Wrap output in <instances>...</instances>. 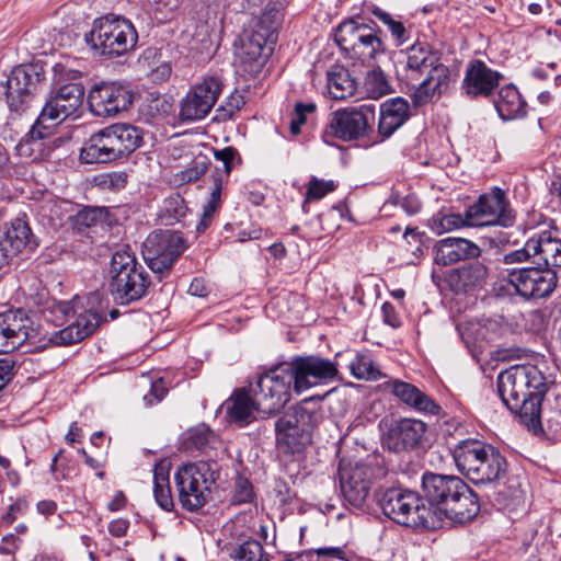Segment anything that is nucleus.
<instances>
[{
	"instance_id": "nucleus-35",
	"label": "nucleus",
	"mask_w": 561,
	"mask_h": 561,
	"mask_svg": "<svg viewBox=\"0 0 561 561\" xmlns=\"http://www.w3.org/2000/svg\"><path fill=\"white\" fill-rule=\"evenodd\" d=\"M327 87L333 99L344 100L354 95L357 83L346 68L335 65L327 72Z\"/></svg>"
},
{
	"instance_id": "nucleus-56",
	"label": "nucleus",
	"mask_w": 561,
	"mask_h": 561,
	"mask_svg": "<svg viewBox=\"0 0 561 561\" xmlns=\"http://www.w3.org/2000/svg\"><path fill=\"white\" fill-rule=\"evenodd\" d=\"M393 204L399 205L403 211H405L408 215H415L421 209V203L420 201L412 195H408L404 197H396L393 199Z\"/></svg>"
},
{
	"instance_id": "nucleus-58",
	"label": "nucleus",
	"mask_w": 561,
	"mask_h": 561,
	"mask_svg": "<svg viewBox=\"0 0 561 561\" xmlns=\"http://www.w3.org/2000/svg\"><path fill=\"white\" fill-rule=\"evenodd\" d=\"M207 170V164L204 161L195 162L194 165L183 171L182 179L187 182L197 181Z\"/></svg>"
},
{
	"instance_id": "nucleus-39",
	"label": "nucleus",
	"mask_w": 561,
	"mask_h": 561,
	"mask_svg": "<svg viewBox=\"0 0 561 561\" xmlns=\"http://www.w3.org/2000/svg\"><path fill=\"white\" fill-rule=\"evenodd\" d=\"M469 226L468 214L465 216L455 213L439 211L435 214L428 221V227L435 234H444L453 230Z\"/></svg>"
},
{
	"instance_id": "nucleus-21",
	"label": "nucleus",
	"mask_w": 561,
	"mask_h": 561,
	"mask_svg": "<svg viewBox=\"0 0 561 561\" xmlns=\"http://www.w3.org/2000/svg\"><path fill=\"white\" fill-rule=\"evenodd\" d=\"M222 90V82L217 76H207L195 84L181 102L180 117L182 121L203 119L214 107Z\"/></svg>"
},
{
	"instance_id": "nucleus-20",
	"label": "nucleus",
	"mask_w": 561,
	"mask_h": 561,
	"mask_svg": "<svg viewBox=\"0 0 561 561\" xmlns=\"http://www.w3.org/2000/svg\"><path fill=\"white\" fill-rule=\"evenodd\" d=\"M507 280L522 297L536 299L550 296L557 287L558 277L549 267H524L508 271Z\"/></svg>"
},
{
	"instance_id": "nucleus-50",
	"label": "nucleus",
	"mask_w": 561,
	"mask_h": 561,
	"mask_svg": "<svg viewBox=\"0 0 561 561\" xmlns=\"http://www.w3.org/2000/svg\"><path fill=\"white\" fill-rule=\"evenodd\" d=\"M253 499V489L251 482L243 478L238 477L234 484L231 501L233 504L249 503Z\"/></svg>"
},
{
	"instance_id": "nucleus-12",
	"label": "nucleus",
	"mask_w": 561,
	"mask_h": 561,
	"mask_svg": "<svg viewBox=\"0 0 561 561\" xmlns=\"http://www.w3.org/2000/svg\"><path fill=\"white\" fill-rule=\"evenodd\" d=\"M137 32L126 19L106 15L94 21L87 42L102 55L121 56L137 43Z\"/></svg>"
},
{
	"instance_id": "nucleus-49",
	"label": "nucleus",
	"mask_w": 561,
	"mask_h": 561,
	"mask_svg": "<svg viewBox=\"0 0 561 561\" xmlns=\"http://www.w3.org/2000/svg\"><path fill=\"white\" fill-rule=\"evenodd\" d=\"M106 209L101 207L85 208L78 213L76 217L77 225L93 227L103 222L106 216Z\"/></svg>"
},
{
	"instance_id": "nucleus-34",
	"label": "nucleus",
	"mask_w": 561,
	"mask_h": 561,
	"mask_svg": "<svg viewBox=\"0 0 561 561\" xmlns=\"http://www.w3.org/2000/svg\"><path fill=\"white\" fill-rule=\"evenodd\" d=\"M494 105L504 121L523 117L526 114V102L513 84H506L500 89Z\"/></svg>"
},
{
	"instance_id": "nucleus-55",
	"label": "nucleus",
	"mask_w": 561,
	"mask_h": 561,
	"mask_svg": "<svg viewBox=\"0 0 561 561\" xmlns=\"http://www.w3.org/2000/svg\"><path fill=\"white\" fill-rule=\"evenodd\" d=\"M15 375V363L10 358H0V391Z\"/></svg>"
},
{
	"instance_id": "nucleus-23",
	"label": "nucleus",
	"mask_w": 561,
	"mask_h": 561,
	"mask_svg": "<svg viewBox=\"0 0 561 561\" xmlns=\"http://www.w3.org/2000/svg\"><path fill=\"white\" fill-rule=\"evenodd\" d=\"M39 75L33 69L18 66L12 69L5 81V98L11 111H24L39 84Z\"/></svg>"
},
{
	"instance_id": "nucleus-62",
	"label": "nucleus",
	"mask_w": 561,
	"mask_h": 561,
	"mask_svg": "<svg viewBox=\"0 0 561 561\" xmlns=\"http://www.w3.org/2000/svg\"><path fill=\"white\" fill-rule=\"evenodd\" d=\"M214 214V211H208V209L204 208L202 218L196 226L197 232L202 233L209 227Z\"/></svg>"
},
{
	"instance_id": "nucleus-38",
	"label": "nucleus",
	"mask_w": 561,
	"mask_h": 561,
	"mask_svg": "<svg viewBox=\"0 0 561 561\" xmlns=\"http://www.w3.org/2000/svg\"><path fill=\"white\" fill-rule=\"evenodd\" d=\"M153 494L158 505L170 512L173 510L174 502L171 494L169 469L163 465H156L153 469Z\"/></svg>"
},
{
	"instance_id": "nucleus-45",
	"label": "nucleus",
	"mask_w": 561,
	"mask_h": 561,
	"mask_svg": "<svg viewBox=\"0 0 561 561\" xmlns=\"http://www.w3.org/2000/svg\"><path fill=\"white\" fill-rule=\"evenodd\" d=\"M187 207L185 201L179 194L164 199L162 217L165 218L168 224H173L181 220L186 215Z\"/></svg>"
},
{
	"instance_id": "nucleus-9",
	"label": "nucleus",
	"mask_w": 561,
	"mask_h": 561,
	"mask_svg": "<svg viewBox=\"0 0 561 561\" xmlns=\"http://www.w3.org/2000/svg\"><path fill=\"white\" fill-rule=\"evenodd\" d=\"M71 82L60 84L56 93L50 96L43 107L37 121L26 137L43 139L47 135L46 129L58 125L69 116L73 115L82 105L84 87L77 79L81 76L79 71H69Z\"/></svg>"
},
{
	"instance_id": "nucleus-18",
	"label": "nucleus",
	"mask_w": 561,
	"mask_h": 561,
	"mask_svg": "<svg viewBox=\"0 0 561 561\" xmlns=\"http://www.w3.org/2000/svg\"><path fill=\"white\" fill-rule=\"evenodd\" d=\"M287 364L297 393L327 383L337 375V364L320 356H299Z\"/></svg>"
},
{
	"instance_id": "nucleus-51",
	"label": "nucleus",
	"mask_w": 561,
	"mask_h": 561,
	"mask_svg": "<svg viewBox=\"0 0 561 561\" xmlns=\"http://www.w3.org/2000/svg\"><path fill=\"white\" fill-rule=\"evenodd\" d=\"M214 437V433L205 426L196 427L190 433V440L198 450H204Z\"/></svg>"
},
{
	"instance_id": "nucleus-3",
	"label": "nucleus",
	"mask_w": 561,
	"mask_h": 561,
	"mask_svg": "<svg viewBox=\"0 0 561 561\" xmlns=\"http://www.w3.org/2000/svg\"><path fill=\"white\" fill-rule=\"evenodd\" d=\"M102 295L92 291L83 296H75L70 301H58L53 312L69 320L75 318L66 328L55 332L50 342L56 345H71L92 335L106 321Z\"/></svg>"
},
{
	"instance_id": "nucleus-48",
	"label": "nucleus",
	"mask_w": 561,
	"mask_h": 561,
	"mask_svg": "<svg viewBox=\"0 0 561 561\" xmlns=\"http://www.w3.org/2000/svg\"><path fill=\"white\" fill-rule=\"evenodd\" d=\"M317 108V105L313 102L309 103H296L293 114V119L290 122V133L293 135H298L300 133L301 126L306 123L307 114L313 113Z\"/></svg>"
},
{
	"instance_id": "nucleus-26",
	"label": "nucleus",
	"mask_w": 561,
	"mask_h": 561,
	"mask_svg": "<svg viewBox=\"0 0 561 561\" xmlns=\"http://www.w3.org/2000/svg\"><path fill=\"white\" fill-rule=\"evenodd\" d=\"M502 73L482 60H472L466 69L462 88L470 98H488L499 87Z\"/></svg>"
},
{
	"instance_id": "nucleus-60",
	"label": "nucleus",
	"mask_w": 561,
	"mask_h": 561,
	"mask_svg": "<svg viewBox=\"0 0 561 561\" xmlns=\"http://www.w3.org/2000/svg\"><path fill=\"white\" fill-rule=\"evenodd\" d=\"M128 525V520L118 518L108 524V531L112 536L122 537L126 534Z\"/></svg>"
},
{
	"instance_id": "nucleus-15",
	"label": "nucleus",
	"mask_w": 561,
	"mask_h": 561,
	"mask_svg": "<svg viewBox=\"0 0 561 561\" xmlns=\"http://www.w3.org/2000/svg\"><path fill=\"white\" fill-rule=\"evenodd\" d=\"M497 391L503 403L523 417L529 416L531 423L538 422L536 402L530 401L527 381L520 365H515L500 373L497 377Z\"/></svg>"
},
{
	"instance_id": "nucleus-33",
	"label": "nucleus",
	"mask_w": 561,
	"mask_h": 561,
	"mask_svg": "<svg viewBox=\"0 0 561 561\" xmlns=\"http://www.w3.org/2000/svg\"><path fill=\"white\" fill-rule=\"evenodd\" d=\"M507 330L499 319H483L468 322L460 333L466 343L491 342L501 337Z\"/></svg>"
},
{
	"instance_id": "nucleus-63",
	"label": "nucleus",
	"mask_w": 561,
	"mask_h": 561,
	"mask_svg": "<svg viewBox=\"0 0 561 561\" xmlns=\"http://www.w3.org/2000/svg\"><path fill=\"white\" fill-rule=\"evenodd\" d=\"M15 255L9 251V248L0 239V270L9 264Z\"/></svg>"
},
{
	"instance_id": "nucleus-30",
	"label": "nucleus",
	"mask_w": 561,
	"mask_h": 561,
	"mask_svg": "<svg viewBox=\"0 0 561 561\" xmlns=\"http://www.w3.org/2000/svg\"><path fill=\"white\" fill-rule=\"evenodd\" d=\"M388 388L402 403L417 412L437 415L442 410L432 398L412 383L394 379L388 382Z\"/></svg>"
},
{
	"instance_id": "nucleus-5",
	"label": "nucleus",
	"mask_w": 561,
	"mask_h": 561,
	"mask_svg": "<svg viewBox=\"0 0 561 561\" xmlns=\"http://www.w3.org/2000/svg\"><path fill=\"white\" fill-rule=\"evenodd\" d=\"M142 130L116 123L90 136L80 151L83 163H108L129 156L140 147Z\"/></svg>"
},
{
	"instance_id": "nucleus-28",
	"label": "nucleus",
	"mask_w": 561,
	"mask_h": 561,
	"mask_svg": "<svg viewBox=\"0 0 561 561\" xmlns=\"http://www.w3.org/2000/svg\"><path fill=\"white\" fill-rule=\"evenodd\" d=\"M371 470L365 466L343 469L340 472L341 490L344 499L355 507H362L371 486Z\"/></svg>"
},
{
	"instance_id": "nucleus-24",
	"label": "nucleus",
	"mask_w": 561,
	"mask_h": 561,
	"mask_svg": "<svg viewBox=\"0 0 561 561\" xmlns=\"http://www.w3.org/2000/svg\"><path fill=\"white\" fill-rule=\"evenodd\" d=\"M426 432V424L415 419L394 421L382 438V445L390 451L400 453L417 447Z\"/></svg>"
},
{
	"instance_id": "nucleus-17",
	"label": "nucleus",
	"mask_w": 561,
	"mask_h": 561,
	"mask_svg": "<svg viewBox=\"0 0 561 561\" xmlns=\"http://www.w3.org/2000/svg\"><path fill=\"white\" fill-rule=\"evenodd\" d=\"M133 102V91L118 82H101L92 87L88 94L89 108L98 117H114L128 111Z\"/></svg>"
},
{
	"instance_id": "nucleus-57",
	"label": "nucleus",
	"mask_w": 561,
	"mask_h": 561,
	"mask_svg": "<svg viewBox=\"0 0 561 561\" xmlns=\"http://www.w3.org/2000/svg\"><path fill=\"white\" fill-rule=\"evenodd\" d=\"M383 322L396 329L401 325L400 317L396 308L390 302H385L381 307Z\"/></svg>"
},
{
	"instance_id": "nucleus-52",
	"label": "nucleus",
	"mask_w": 561,
	"mask_h": 561,
	"mask_svg": "<svg viewBox=\"0 0 561 561\" xmlns=\"http://www.w3.org/2000/svg\"><path fill=\"white\" fill-rule=\"evenodd\" d=\"M214 156L217 161L222 163V171L228 176L232 170L233 162L238 158V151L232 147H226L220 150H215Z\"/></svg>"
},
{
	"instance_id": "nucleus-31",
	"label": "nucleus",
	"mask_w": 561,
	"mask_h": 561,
	"mask_svg": "<svg viewBox=\"0 0 561 561\" xmlns=\"http://www.w3.org/2000/svg\"><path fill=\"white\" fill-rule=\"evenodd\" d=\"M265 42L263 35L254 33L242 43L236 56L238 67L244 75L254 77L261 72L265 64L263 55Z\"/></svg>"
},
{
	"instance_id": "nucleus-6",
	"label": "nucleus",
	"mask_w": 561,
	"mask_h": 561,
	"mask_svg": "<svg viewBox=\"0 0 561 561\" xmlns=\"http://www.w3.org/2000/svg\"><path fill=\"white\" fill-rule=\"evenodd\" d=\"M334 42L353 66L374 67L386 53V44L370 25L350 19L337 25Z\"/></svg>"
},
{
	"instance_id": "nucleus-42",
	"label": "nucleus",
	"mask_w": 561,
	"mask_h": 561,
	"mask_svg": "<svg viewBox=\"0 0 561 561\" xmlns=\"http://www.w3.org/2000/svg\"><path fill=\"white\" fill-rule=\"evenodd\" d=\"M373 14L387 26L390 32L396 46L403 45L409 39V30L404 26L403 22L394 19L390 13L376 8L373 10Z\"/></svg>"
},
{
	"instance_id": "nucleus-47",
	"label": "nucleus",
	"mask_w": 561,
	"mask_h": 561,
	"mask_svg": "<svg viewBox=\"0 0 561 561\" xmlns=\"http://www.w3.org/2000/svg\"><path fill=\"white\" fill-rule=\"evenodd\" d=\"M533 237L529 238L524 247L518 250L505 253L502 257V263L506 265L520 264L527 262L530 257L536 256L534 248Z\"/></svg>"
},
{
	"instance_id": "nucleus-2",
	"label": "nucleus",
	"mask_w": 561,
	"mask_h": 561,
	"mask_svg": "<svg viewBox=\"0 0 561 561\" xmlns=\"http://www.w3.org/2000/svg\"><path fill=\"white\" fill-rule=\"evenodd\" d=\"M402 79L409 87L415 106L444 94L450 84V70L440 60V54L426 42H416L404 51Z\"/></svg>"
},
{
	"instance_id": "nucleus-4",
	"label": "nucleus",
	"mask_w": 561,
	"mask_h": 561,
	"mask_svg": "<svg viewBox=\"0 0 561 561\" xmlns=\"http://www.w3.org/2000/svg\"><path fill=\"white\" fill-rule=\"evenodd\" d=\"M453 458L458 471L474 484L500 481L507 471V461L500 450L478 439L458 442Z\"/></svg>"
},
{
	"instance_id": "nucleus-1",
	"label": "nucleus",
	"mask_w": 561,
	"mask_h": 561,
	"mask_svg": "<svg viewBox=\"0 0 561 561\" xmlns=\"http://www.w3.org/2000/svg\"><path fill=\"white\" fill-rule=\"evenodd\" d=\"M422 491L431 515L437 519V528L445 519L467 523L480 511L478 496L459 477L425 472Z\"/></svg>"
},
{
	"instance_id": "nucleus-53",
	"label": "nucleus",
	"mask_w": 561,
	"mask_h": 561,
	"mask_svg": "<svg viewBox=\"0 0 561 561\" xmlns=\"http://www.w3.org/2000/svg\"><path fill=\"white\" fill-rule=\"evenodd\" d=\"M168 389L165 388L162 379H158L151 383L149 393L144 396V400L147 405L160 402L167 394Z\"/></svg>"
},
{
	"instance_id": "nucleus-46",
	"label": "nucleus",
	"mask_w": 561,
	"mask_h": 561,
	"mask_svg": "<svg viewBox=\"0 0 561 561\" xmlns=\"http://www.w3.org/2000/svg\"><path fill=\"white\" fill-rule=\"evenodd\" d=\"M336 185L333 181L319 180L312 176L308 183L305 204L323 198L327 194L333 192Z\"/></svg>"
},
{
	"instance_id": "nucleus-10",
	"label": "nucleus",
	"mask_w": 561,
	"mask_h": 561,
	"mask_svg": "<svg viewBox=\"0 0 561 561\" xmlns=\"http://www.w3.org/2000/svg\"><path fill=\"white\" fill-rule=\"evenodd\" d=\"M218 478L215 462H188L180 467L174 481L182 507L188 512L202 508L210 499L211 486Z\"/></svg>"
},
{
	"instance_id": "nucleus-11",
	"label": "nucleus",
	"mask_w": 561,
	"mask_h": 561,
	"mask_svg": "<svg viewBox=\"0 0 561 561\" xmlns=\"http://www.w3.org/2000/svg\"><path fill=\"white\" fill-rule=\"evenodd\" d=\"M377 496L383 514L393 522L409 527L437 528V519L415 492L390 488Z\"/></svg>"
},
{
	"instance_id": "nucleus-19",
	"label": "nucleus",
	"mask_w": 561,
	"mask_h": 561,
	"mask_svg": "<svg viewBox=\"0 0 561 561\" xmlns=\"http://www.w3.org/2000/svg\"><path fill=\"white\" fill-rule=\"evenodd\" d=\"M469 227L500 225L510 227L514 215L501 188H494L490 194L480 196L479 201L467 209Z\"/></svg>"
},
{
	"instance_id": "nucleus-14",
	"label": "nucleus",
	"mask_w": 561,
	"mask_h": 561,
	"mask_svg": "<svg viewBox=\"0 0 561 561\" xmlns=\"http://www.w3.org/2000/svg\"><path fill=\"white\" fill-rule=\"evenodd\" d=\"M375 110L373 104L336 110L331 114L328 133L343 141L364 138L373 131Z\"/></svg>"
},
{
	"instance_id": "nucleus-7",
	"label": "nucleus",
	"mask_w": 561,
	"mask_h": 561,
	"mask_svg": "<svg viewBox=\"0 0 561 561\" xmlns=\"http://www.w3.org/2000/svg\"><path fill=\"white\" fill-rule=\"evenodd\" d=\"M110 290L121 305L141 299L149 287L148 273L128 249L116 251L111 261Z\"/></svg>"
},
{
	"instance_id": "nucleus-32",
	"label": "nucleus",
	"mask_w": 561,
	"mask_h": 561,
	"mask_svg": "<svg viewBox=\"0 0 561 561\" xmlns=\"http://www.w3.org/2000/svg\"><path fill=\"white\" fill-rule=\"evenodd\" d=\"M227 413L231 422L239 427L250 424L254 419V412H259L256 397L253 399L245 389H239L226 402Z\"/></svg>"
},
{
	"instance_id": "nucleus-61",
	"label": "nucleus",
	"mask_w": 561,
	"mask_h": 561,
	"mask_svg": "<svg viewBox=\"0 0 561 561\" xmlns=\"http://www.w3.org/2000/svg\"><path fill=\"white\" fill-rule=\"evenodd\" d=\"M188 293L193 296L203 297L207 294V289L202 279L194 278L188 287Z\"/></svg>"
},
{
	"instance_id": "nucleus-16",
	"label": "nucleus",
	"mask_w": 561,
	"mask_h": 561,
	"mask_svg": "<svg viewBox=\"0 0 561 561\" xmlns=\"http://www.w3.org/2000/svg\"><path fill=\"white\" fill-rule=\"evenodd\" d=\"M186 247V241L179 232L153 231L144 243V257L153 273L162 275L171 268Z\"/></svg>"
},
{
	"instance_id": "nucleus-27",
	"label": "nucleus",
	"mask_w": 561,
	"mask_h": 561,
	"mask_svg": "<svg viewBox=\"0 0 561 561\" xmlns=\"http://www.w3.org/2000/svg\"><path fill=\"white\" fill-rule=\"evenodd\" d=\"M481 248L465 238L447 237L436 241L433 247L434 262L440 266H449L461 261L478 259Z\"/></svg>"
},
{
	"instance_id": "nucleus-64",
	"label": "nucleus",
	"mask_w": 561,
	"mask_h": 561,
	"mask_svg": "<svg viewBox=\"0 0 561 561\" xmlns=\"http://www.w3.org/2000/svg\"><path fill=\"white\" fill-rule=\"evenodd\" d=\"M22 505L20 503H13L10 505L8 513L3 516V522L7 524H12L15 518L16 514L21 511Z\"/></svg>"
},
{
	"instance_id": "nucleus-41",
	"label": "nucleus",
	"mask_w": 561,
	"mask_h": 561,
	"mask_svg": "<svg viewBox=\"0 0 561 561\" xmlns=\"http://www.w3.org/2000/svg\"><path fill=\"white\" fill-rule=\"evenodd\" d=\"M524 370V377L527 381L528 392H530V401L536 402L538 414L540 413V401L543 392L546 391L545 377L542 373L533 365H520Z\"/></svg>"
},
{
	"instance_id": "nucleus-37",
	"label": "nucleus",
	"mask_w": 561,
	"mask_h": 561,
	"mask_svg": "<svg viewBox=\"0 0 561 561\" xmlns=\"http://www.w3.org/2000/svg\"><path fill=\"white\" fill-rule=\"evenodd\" d=\"M31 228L28 224L21 217L11 221L10 227L0 237L9 251L15 256L31 243Z\"/></svg>"
},
{
	"instance_id": "nucleus-44",
	"label": "nucleus",
	"mask_w": 561,
	"mask_h": 561,
	"mask_svg": "<svg viewBox=\"0 0 561 561\" xmlns=\"http://www.w3.org/2000/svg\"><path fill=\"white\" fill-rule=\"evenodd\" d=\"M264 549L257 540H248L239 545L230 557L236 561H262Z\"/></svg>"
},
{
	"instance_id": "nucleus-36",
	"label": "nucleus",
	"mask_w": 561,
	"mask_h": 561,
	"mask_svg": "<svg viewBox=\"0 0 561 561\" xmlns=\"http://www.w3.org/2000/svg\"><path fill=\"white\" fill-rule=\"evenodd\" d=\"M535 254L548 266L561 267V239L543 231L533 237Z\"/></svg>"
},
{
	"instance_id": "nucleus-59",
	"label": "nucleus",
	"mask_w": 561,
	"mask_h": 561,
	"mask_svg": "<svg viewBox=\"0 0 561 561\" xmlns=\"http://www.w3.org/2000/svg\"><path fill=\"white\" fill-rule=\"evenodd\" d=\"M157 11L163 14L164 19H169V14H172L181 4V0H154Z\"/></svg>"
},
{
	"instance_id": "nucleus-25",
	"label": "nucleus",
	"mask_w": 561,
	"mask_h": 561,
	"mask_svg": "<svg viewBox=\"0 0 561 561\" xmlns=\"http://www.w3.org/2000/svg\"><path fill=\"white\" fill-rule=\"evenodd\" d=\"M489 267L481 261H472L444 273L445 285L455 294H463L486 284Z\"/></svg>"
},
{
	"instance_id": "nucleus-54",
	"label": "nucleus",
	"mask_w": 561,
	"mask_h": 561,
	"mask_svg": "<svg viewBox=\"0 0 561 561\" xmlns=\"http://www.w3.org/2000/svg\"><path fill=\"white\" fill-rule=\"evenodd\" d=\"M221 190H222V179L219 174L214 175V187L210 193V198L205 205L204 208L208 209V211H214L220 207L221 201Z\"/></svg>"
},
{
	"instance_id": "nucleus-8",
	"label": "nucleus",
	"mask_w": 561,
	"mask_h": 561,
	"mask_svg": "<svg viewBox=\"0 0 561 561\" xmlns=\"http://www.w3.org/2000/svg\"><path fill=\"white\" fill-rule=\"evenodd\" d=\"M304 404L296 405L275 423L276 446L280 454H301L311 443L313 428L319 421V411Z\"/></svg>"
},
{
	"instance_id": "nucleus-29",
	"label": "nucleus",
	"mask_w": 561,
	"mask_h": 561,
	"mask_svg": "<svg viewBox=\"0 0 561 561\" xmlns=\"http://www.w3.org/2000/svg\"><path fill=\"white\" fill-rule=\"evenodd\" d=\"M410 116V105L402 98L387 100L379 107L378 141L391 137Z\"/></svg>"
},
{
	"instance_id": "nucleus-13",
	"label": "nucleus",
	"mask_w": 561,
	"mask_h": 561,
	"mask_svg": "<svg viewBox=\"0 0 561 561\" xmlns=\"http://www.w3.org/2000/svg\"><path fill=\"white\" fill-rule=\"evenodd\" d=\"M288 369V364L283 363L260 376L256 382L257 390H253L259 412L276 413L289 401L294 380Z\"/></svg>"
},
{
	"instance_id": "nucleus-22",
	"label": "nucleus",
	"mask_w": 561,
	"mask_h": 561,
	"mask_svg": "<svg viewBox=\"0 0 561 561\" xmlns=\"http://www.w3.org/2000/svg\"><path fill=\"white\" fill-rule=\"evenodd\" d=\"M35 335L33 321L22 309L0 313V353L13 352Z\"/></svg>"
},
{
	"instance_id": "nucleus-43",
	"label": "nucleus",
	"mask_w": 561,
	"mask_h": 561,
	"mask_svg": "<svg viewBox=\"0 0 561 561\" xmlns=\"http://www.w3.org/2000/svg\"><path fill=\"white\" fill-rule=\"evenodd\" d=\"M365 85L369 95L374 99H378L390 91L389 82L380 68H373L367 72Z\"/></svg>"
},
{
	"instance_id": "nucleus-40",
	"label": "nucleus",
	"mask_w": 561,
	"mask_h": 561,
	"mask_svg": "<svg viewBox=\"0 0 561 561\" xmlns=\"http://www.w3.org/2000/svg\"><path fill=\"white\" fill-rule=\"evenodd\" d=\"M352 375L357 379L378 380L381 377L371 357L365 353H357L348 364Z\"/></svg>"
}]
</instances>
